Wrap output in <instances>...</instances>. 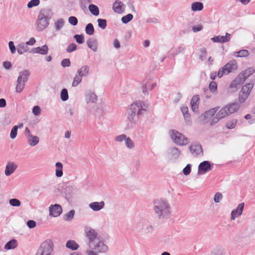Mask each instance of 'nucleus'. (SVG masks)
Masks as SVG:
<instances>
[{
	"instance_id": "obj_1",
	"label": "nucleus",
	"mask_w": 255,
	"mask_h": 255,
	"mask_svg": "<svg viewBox=\"0 0 255 255\" xmlns=\"http://www.w3.org/2000/svg\"><path fill=\"white\" fill-rule=\"evenodd\" d=\"M84 233L86 239L84 246L85 255H99L108 253L109 250L108 246L100 237L95 229L86 225L84 227Z\"/></svg>"
},
{
	"instance_id": "obj_2",
	"label": "nucleus",
	"mask_w": 255,
	"mask_h": 255,
	"mask_svg": "<svg viewBox=\"0 0 255 255\" xmlns=\"http://www.w3.org/2000/svg\"><path fill=\"white\" fill-rule=\"evenodd\" d=\"M153 210L159 219L169 218L171 215V208L169 203L164 198H158L153 202Z\"/></svg>"
},
{
	"instance_id": "obj_3",
	"label": "nucleus",
	"mask_w": 255,
	"mask_h": 255,
	"mask_svg": "<svg viewBox=\"0 0 255 255\" xmlns=\"http://www.w3.org/2000/svg\"><path fill=\"white\" fill-rule=\"evenodd\" d=\"M148 108V105L144 102L136 101L130 107L127 118L131 124H136L139 120V117L143 114Z\"/></svg>"
},
{
	"instance_id": "obj_4",
	"label": "nucleus",
	"mask_w": 255,
	"mask_h": 255,
	"mask_svg": "<svg viewBox=\"0 0 255 255\" xmlns=\"http://www.w3.org/2000/svg\"><path fill=\"white\" fill-rule=\"evenodd\" d=\"M240 108V105L236 103H232L226 105L222 108L213 117L210 122V125H215L221 119L238 112Z\"/></svg>"
},
{
	"instance_id": "obj_5",
	"label": "nucleus",
	"mask_w": 255,
	"mask_h": 255,
	"mask_svg": "<svg viewBox=\"0 0 255 255\" xmlns=\"http://www.w3.org/2000/svg\"><path fill=\"white\" fill-rule=\"evenodd\" d=\"M51 18V10L43 9L40 10L35 23V27L37 31H41L49 25V20Z\"/></svg>"
},
{
	"instance_id": "obj_6",
	"label": "nucleus",
	"mask_w": 255,
	"mask_h": 255,
	"mask_svg": "<svg viewBox=\"0 0 255 255\" xmlns=\"http://www.w3.org/2000/svg\"><path fill=\"white\" fill-rule=\"evenodd\" d=\"M133 230L137 233H141L146 236H150L153 232V227L147 222L142 220L135 223Z\"/></svg>"
},
{
	"instance_id": "obj_7",
	"label": "nucleus",
	"mask_w": 255,
	"mask_h": 255,
	"mask_svg": "<svg viewBox=\"0 0 255 255\" xmlns=\"http://www.w3.org/2000/svg\"><path fill=\"white\" fill-rule=\"evenodd\" d=\"M29 75L30 72L27 70H24L19 72L15 84V92L16 93H20L23 91Z\"/></svg>"
},
{
	"instance_id": "obj_8",
	"label": "nucleus",
	"mask_w": 255,
	"mask_h": 255,
	"mask_svg": "<svg viewBox=\"0 0 255 255\" xmlns=\"http://www.w3.org/2000/svg\"><path fill=\"white\" fill-rule=\"evenodd\" d=\"M169 135L172 141L178 145L185 146L187 145L190 142L188 138L177 130H170L169 131Z\"/></svg>"
},
{
	"instance_id": "obj_9",
	"label": "nucleus",
	"mask_w": 255,
	"mask_h": 255,
	"mask_svg": "<svg viewBox=\"0 0 255 255\" xmlns=\"http://www.w3.org/2000/svg\"><path fill=\"white\" fill-rule=\"evenodd\" d=\"M54 246L50 240L43 242L35 254V255H53Z\"/></svg>"
},
{
	"instance_id": "obj_10",
	"label": "nucleus",
	"mask_w": 255,
	"mask_h": 255,
	"mask_svg": "<svg viewBox=\"0 0 255 255\" xmlns=\"http://www.w3.org/2000/svg\"><path fill=\"white\" fill-rule=\"evenodd\" d=\"M237 69V62L235 60L230 61L219 70L217 76L219 78H221L223 75H228L229 73L236 71Z\"/></svg>"
},
{
	"instance_id": "obj_11",
	"label": "nucleus",
	"mask_w": 255,
	"mask_h": 255,
	"mask_svg": "<svg viewBox=\"0 0 255 255\" xmlns=\"http://www.w3.org/2000/svg\"><path fill=\"white\" fill-rule=\"evenodd\" d=\"M254 87L252 83H247L242 87L239 96V101L243 103L249 97L250 94Z\"/></svg>"
},
{
	"instance_id": "obj_12",
	"label": "nucleus",
	"mask_w": 255,
	"mask_h": 255,
	"mask_svg": "<svg viewBox=\"0 0 255 255\" xmlns=\"http://www.w3.org/2000/svg\"><path fill=\"white\" fill-rule=\"evenodd\" d=\"M212 169L211 164L208 161H204L200 163L198 167V175L205 174Z\"/></svg>"
},
{
	"instance_id": "obj_13",
	"label": "nucleus",
	"mask_w": 255,
	"mask_h": 255,
	"mask_svg": "<svg viewBox=\"0 0 255 255\" xmlns=\"http://www.w3.org/2000/svg\"><path fill=\"white\" fill-rule=\"evenodd\" d=\"M85 100L87 104H96L98 101V96L96 93L90 90H87L85 94Z\"/></svg>"
},
{
	"instance_id": "obj_14",
	"label": "nucleus",
	"mask_w": 255,
	"mask_h": 255,
	"mask_svg": "<svg viewBox=\"0 0 255 255\" xmlns=\"http://www.w3.org/2000/svg\"><path fill=\"white\" fill-rule=\"evenodd\" d=\"M49 216L53 217L59 216L62 212L61 206L59 204L51 205L49 207Z\"/></svg>"
},
{
	"instance_id": "obj_15",
	"label": "nucleus",
	"mask_w": 255,
	"mask_h": 255,
	"mask_svg": "<svg viewBox=\"0 0 255 255\" xmlns=\"http://www.w3.org/2000/svg\"><path fill=\"white\" fill-rule=\"evenodd\" d=\"M244 206V203H241L238 205L237 208L232 211L230 217L231 220H235L236 218L242 215Z\"/></svg>"
},
{
	"instance_id": "obj_16",
	"label": "nucleus",
	"mask_w": 255,
	"mask_h": 255,
	"mask_svg": "<svg viewBox=\"0 0 255 255\" xmlns=\"http://www.w3.org/2000/svg\"><path fill=\"white\" fill-rule=\"evenodd\" d=\"M245 81L243 79L242 75L239 74L235 79L231 83L230 88L233 89V91H236L238 90V87L241 84H243Z\"/></svg>"
},
{
	"instance_id": "obj_17",
	"label": "nucleus",
	"mask_w": 255,
	"mask_h": 255,
	"mask_svg": "<svg viewBox=\"0 0 255 255\" xmlns=\"http://www.w3.org/2000/svg\"><path fill=\"white\" fill-rule=\"evenodd\" d=\"M167 155L169 158L176 159L180 156L181 151L176 147H171L168 150Z\"/></svg>"
},
{
	"instance_id": "obj_18",
	"label": "nucleus",
	"mask_w": 255,
	"mask_h": 255,
	"mask_svg": "<svg viewBox=\"0 0 255 255\" xmlns=\"http://www.w3.org/2000/svg\"><path fill=\"white\" fill-rule=\"evenodd\" d=\"M231 39V34L226 32L225 36H216L211 38L214 42L226 43L229 42Z\"/></svg>"
},
{
	"instance_id": "obj_19",
	"label": "nucleus",
	"mask_w": 255,
	"mask_h": 255,
	"mask_svg": "<svg viewBox=\"0 0 255 255\" xmlns=\"http://www.w3.org/2000/svg\"><path fill=\"white\" fill-rule=\"evenodd\" d=\"M105 205V202L101 201L100 202H93L89 204V208L95 212H98L104 208Z\"/></svg>"
},
{
	"instance_id": "obj_20",
	"label": "nucleus",
	"mask_w": 255,
	"mask_h": 255,
	"mask_svg": "<svg viewBox=\"0 0 255 255\" xmlns=\"http://www.w3.org/2000/svg\"><path fill=\"white\" fill-rule=\"evenodd\" d=\"M126 8V5L122 1L116 0L113 4V9L114 11L118 13H123Z\"/></svg>"
},
{
	"instance_id": "obj_21",
	"label": "nucleus",
	"mask_w": 255,
	"mask_h": 255,
	"mask_svg": "<svg viewBox=\"0 0 255 255\" xmlns=\"http://www.w3.org/2000/svg\"><path fill=\"white\" fill-rule=\"evenodd\" d=\"M189 148L191 153L194 156L199 155L203 152L201 145L197 143H192Z\"/></svg>"
},
{
	"instance_id": "obj_22",
	"label": "nucleus",
	"mask_w": 255,
	"mask_h": 255,
	"mask_svg": "<svg viewBox=\"0 0 255 255\" xmlns=\"http://www.w3.org/2000/svg\"><path fill=\"white\" fill-rule=\"evenodd\" d=\"M82 77L88 76L90 74V67L87 65H84L78 69L76 72Z\"/></svg>"
},
{
	"instance_id": "obj_23",
	"label": "nucleus",
	"mask_w": 255,
	"mask_h": 255,
	"mask_svg": "<svg viewBox=\"0 0 255 255\" xmlns=\"http://www.w3.org/2000/svg\"><path fill=\"white\" fill-rule=\"evenodd\" d=\"M88 47L94 52L98 50V44L97 39L93 38H90L86 41Z\"/></svg>"
},
{
	"instance_id": "obj_24",
	"label": "nucleus",
	"mask_w": 255,
	"mask_h": 255,
	"mask_svg": "<svg viewBox=\"0 0 255 255\" xmlns=\"http://www.w3.org/2000/svg\"><path fill=\"white\" fill-rule=\"evenodd\" d=\"M48 47L46 45H44L41 47L33 48L30 52L33 53H38L41 55H46L48 53Z\"/></svg>"
},
{
	"instance_id": "obj_25",
	"label": "nucleus",
	"mask_w": 255,
	"mask_h": 255,
	"mask_svg": "<svg viewBox=\"0 0 255 255\" xmlns=\"http://www.w3.org/2000/svg\"><path fill=\"white\" fill-rule=\"evenodd\" d=\"M199 100V95H194L191 100V106L192 111L194 112H197L198 110V101Z\"/></svg>"
},
{
	"instance_id": "obj_26",
	"label": "nucleus",
	"mask_w": 255,
	"mask_h": 255,
	"mask_svg": "<svg viewBox=\"0 0 255 255\" xmlns=\"http://www.w3.org/2000/svg\"><path fill=\"white\" fill-rule=\"evenodd\" d=\"M28 144L30 146H34L36 145L39 141V138L36 135H31L30 136L26 137Z\"/></svg>"
},
{
	"instance_id": "obj_27",
	"label": "nucleus",
	"mask_w": 255,
	"mask_h": 255,
	"mask_svg": "<svg viewBox=\"0 0 255 255\" xmlns=\"http://www.w3.org/2000/svg\"><path fill=\"white\" fill-rule=\"evenodd\" d=\"M181 111L183 115L184 120L188 125L191 123L190 115L188 113V108L187 107H182L181 108Z\"/></svg>"
},
{
	"instance_id": "obj_28",
	"label": "nucleus",
	"mask_w": 255,
	"mask_h": 255,
	"mask_svg": "<svg viewBox=\"0 0 255 255\" xmlns=\"http://www.w3.org/2000/svg\"><path fill=\"white\" fill-rule=\"evenodd\" d=\"M17 166L13 163H8L5 167V174L6 176L10 175L16 169Z\"/></svg>"
},
{
	"instance_id": "obj_29",
	"label": "nucleus",
	"mask_w": 255,
	"mask_h": 255,
	"mask_svg": "<svg viewBox=\"0 0 255 255\" xmlns=\"http://www.w3.org/2000/svg\"><path fill=\"white\" fill-rule=\"evenodd\" d=\"M219 109V107L217 106L213 108H211L209 109V110L206 111L204 114V116L205 118L209 119L210 118L213 117L216 112L218 111Z\"/></svg>"
},
{
	"instance_id": "obj_30",
	"label": "nucleus",
	"mask_w": 255,
	"mask_h": 255,
	"mask_svg": "<svg viewBox=\"0 0 255 255\" xmlns=\"http://www.w3.org/2000/svg\"><path fill=\"white\" fill-rule=\"evenodd\" d=\"M66 247L71 250L75 251L79 248V245L75 241L70 240L67 242Z\"/></svg>"
},
{
	"instance_id": "obj_31",
	"label": "nucleus",
	"mask_w": 255,
	"mask_h": 255,
	"mask_svg": "<svg viewBox=\"0 0 255 255\" xmlns=\"http://www.w3.org/2000/svg\"><path fill=\"white\" fill-rule=\"evenodd\" d=\"M55 175L57 177H61L63 176V165L60 162H57L55 164Z\"/></svg>"
},
{
	"instance_id": "obj_32",
	"label": "nucleus",
	"mask_w": 255,
	"mask_h": 255,
	"mask_svg": "<svg viewBox=\"0 0 255 255\" xmlns=\"http://www.w3.org/2000/svg\"><path fill=\"white\" fill-rule=\"evenodd\" d=\"M17 50L19 54H22L28 52L29 48L25 43H22L17 45Z\"/></svg>"
},
{
	"instance_id": "obj_33",
	"label": "nucleus",
	"mask_w": 255,
	"mask_h": 255,
	"mask_svg": "<svg viewBox=\"0 0 255 255\" xmlns=\"http://www.w3.org/2000/svg\"><path fill=\"white\" fill-rule=\"evenodd\" d=\"M254 72H255V70L253 67H250L246 70H245L243 72L239 74L240 75H242L243 77V79L244 80L248 78L252 74H253Z\"/></svg>"
},
{
	"instance_id": "obj_34",
	"label": "nucleus",
	"mask_w": 255,
	"mask_h": 255,
	"mask_svg": "<svg viewBox=\"0 0 255 255\" xmlns=\"http://www.w3.org/2000/svg\"><path fill=\"white\" fill-rule=\"evenodd\" d=\"M17 246V241L14 240H11L8 242L4 246V249L6 250H9L14 249Z\"/></svg>"
},
{
	"instance_id": "obj_35",
	"label": "nucleus",
	"mask_w": 255,
	"mask_h": 255,
	"mask_svg": "<svg viewBox=\"0 0 255 255\" xmlns=\"http://www.w3.org/2000/svg\"><path fill=\"white\" fill-rule=\"evenodd\" d=\"M204 7L203 4L201 2H194L191 4V8L193 11H200Z\"/></svg>"
},
{
	"instance_id": "obj_36",
	"label": "nucleus",
	"mask_w": 255,
	"mask_h": 255,
	"mask_svg": "<svg viewBox=\"0 0 255 255\" xmlns=\"http://www.w3.org/2000/svg\"><path fill=\"white\" fill-rule=\"evenodd\" d=\"M125 144L126 147L128 149H132L135 147V143L129 136H128L126 139Z\"/></svg>"
},
{
	"instance_id": "obj_37",
	"label": "nucleus",
	"mask_w": 255,
	"mask_h": 255,
	"mask_svg": "<svg viewBox=\"0 0 255 255\" xmlns=\"http://www.w3.org/2000/svg\"><path fill=\"white\" fill-rule=\"evenodd\" d=\"M64 20L62 18H59L54 22V27L56 31L60 30L64 25Z\"/></svg>"
},
{
	"instance_id": "obj_38",
	"label": "nucleus",
	"mask_w": 255,
	"mask_h": 255,
	"mask_svg": "<svg viewBox=\"0 0 255 255\" xmlns=\"http://www.w3.org/2000/svg\"><path fill=\"white\" fill-rule=\"evenodd\" d=\"M89 10L90 12L95 16H98L99 14V9L98 7L93 4L89 5Z\"/></svg>"
},
{
	"instance_id": "obj_39",
	"label": "nucleus",
	"mask_w": 255,
	"mask_h": 255,
	"mask_svg": "<svg viewBox=\"0 0 255 255\" xmlns=\"http://www.w3.org/2000/svg\"><path fill=\"white\" fill-rule=\"evenodd\" d=\"M82 78L80 75L76 73L72 84V87L77 86L82 82Z\"/></svg>"
},
{
	"instance_id": "obj_40",
	"label": "nucleus",
	"mask_w": 255,
	"mask_h": 255,
	"mask_svg": "<svg viewBox=\"0 0 255 255\" xmlns=\"http://www.w3.org/2000/svg\"><path fill=\"white\" fill-rule=\"evenodd\" d=\"M75 212L74 210H70L69 212L65 214L63 216L64 220L66 221H71L74 216Z\"/></svg>"
},
{
	"instance_id": "obj_41",
	"label": "nucleus",
	"mask_w": 255,
	"mask_h": 255,
	"mask_svg": "<svg viewBox=\"0 0 255 255\" xmlns=\"http://www.w3.org/2000/svg\"><path fill=\"white\" fill-rule=\"evenodd\" d=\"M86 33L89 35H93L94 33V28L92 23H88L85 28Z\"/></svg>"
},
{
	"instance_id": "obj_42",
	"label": "nucleus",
	"mask_w": 255,
	"mask_h": 255,
	"mask_svg": "<svg viewBox=\"0 0 255 255\" xmlns=\"http://www.w3.org/2000/svg\"><path fill=\"white\" fill-rule=\"evenodd\" d=\"M60 98L62 101H66L68 99V93L66 89H63L60 93Z\"/></svg>"
},
{
	"instance_id": "obj_43",
	"label": "nucleus",
	"mask_w": 255,
	"mask_h": 255,
	"mask_svg": "<svg viewBox=\"0 0 255 255\" xmlns=\"http://www.w3.org/2000/svg\"><path fill=\"white\" fill-rule=\"evenodd\" d=\"M237 122V120L230 121L227 123L226 127L228 129H233L236 127Z\"/></svg>"
},
{
	"instance_id": "obj_44",
	"label": "nucleus",
	"mask_w": 255,
	"mask_h": 255,
	"mask_svg": "<svg viewBox=\"0 0 255 255\" xmlns=\"http://www.w3.org/2000/svg\"><path fill=\"white\" fill-rule=\"evenodd\" d=\"M133 18V15L131 14H128L122 18V21L123 23L127 24Z\"/></svg>"
},
{
	"instance_id": "obj_45",
	"label": "nucleus",
	"mask_w": 255,
	"mask_h": 255,
	"mask_svg": "<svg viewBox=\"0 0 255 255\" xmlns=\"http://www.w3.org/2000/svg\"><path fill=\"white\" fill-rule=\"evenodd\" d=\"M9 204L13 207H19L21 205L20 201L16 198H12L9 201Z\"/></svg>"
},
{
	"instance_id": "obj_46",
	"label": "nucleus",
	"mask_w": 255,
	"mask_h": 255,
	"mask_svg": "<svg viewBox=\"0 0 255 255\" xmlns=\"http://www.w3.org/2000/svg\"><path fill=\"white\" fill-rule=\"evenodd\" d=\"M127 137L128 136H127L126 134H122L116 136L115 137V141L117 142H121L123 141H125Z\"/></svg>"
},
{
	"instance_id": "obj_47",
	"label": "nucleus",
	"mask_w": 255,
	"mask_h": 255,
	"mask_svg": "<svg viewBox=\"0 0 255 255\" xmlns=\"http://www.w3.org/2000/svg\"><path fill=\"white\" fill-rule=\"evenodd\" d=\"M98 26L102 29H105L107 26V21L105 19L99 18L97 20Z\"/></svg>"
},
{
	"instance_id": "obj_48",
	"label": "nucleus",
	"mask_w": 255,
	"mask_h": 255,
	"mask_svg": "<svg viewBox=\"0 0 255 255\" xmlns=\"http://www.w3.org/2000/svg\"><path fill=\"white\" fill-rule=\"evenodd\" d=\"M223 196L221 193L217 192L214 197V201L216 203H218L221 202V201L223 199Z\"/></svg>"
},
{
	"instance_id": "obj_49",
	"label": "nucleus",
	"mask_w": 255,
	"mask_h": 255,
	"mask_svg": "<svg viewBox=\"0 0 255 255\" xmlns=\"http://www.w3.org/2000/svg\"><path fill=\"white\" fill-rule=\"evenodd\" d=\"M209 88L212 93H215L217 91V84L215 82L212 81L210 83Z\"/></svg>"
},
{
	"instance_id": "obj_50",
	"label": "nucleus",
	"mask_w": 255,
	"mask_h": 255,
	"mask_svg": "<svg viewBox=\"0 0 255 255\" xmlns=\"http://www.w3.org/2000/svg\"><path fill=\"white\" fill-rule=\"evenodd\" d=\"M211 255H225V252L222 248H219L215 250Z\"/></svg>"
},
{
	"instance_id": "obj_51",
	"label": "nucleus",
	"mask_w": 255,
	"mask_h": 255,
	"mask_svg": "<svg viewBox=\"0 0 255 255\" xmlns=\"http://www.w3.org/2000/svg\"><path fill=\"white\" fill-rule=\"evenodd\" d=\"M191 171V165L188 164L183 169L184 175L187 176L190 174Z\"/></svg>"
},
{
	"instance_id": "obj_52",
	"label": "nucleus",
	"mask_w": 255,
	"mask_h": 255,
	"mask_svg": "<svg viewBox=\"0 0 255 255\" xmlns=\"http://www.w3.org/2000/svg\"><path fill=\"white\" fill-rule=\"evenodd\" d=\"M39 0H31L27 4L28 8H31L33 6H37L39 4Z\"/></svg>"
},
{
	"instance_id": "obj_53",
	"label": "nucleus",
	"mask_w": 255,
	"mask_h": 255,
	"mask_svg": "<svg viewBox=\"0 0 255 255\" xmlns=\"http://www.w3.org/2000/svg\"><path fill=\"white\" fill-rule=\"evenodd\" d=\"M201 54L199 56V59L203 61L207 57V51L206 49L204 48H201L200 50Z\"/></svg>"
},
{
	"instance_id": "obj_54",
	"label": "nucleus",
	"mask_w": 255,
	"mask_h": 255,
	"mask_svg": "<svg viewBox=\"0 0 255 255\" xmlns=\"http://www.w3.org/2000/svg\"><path fill=\"white\" fill-rule=\"evenodd\" d=\"M77 42L79 44H82L84 42V36L83 35L76 34L74 36Z\"/></svg>"
},
{
	"instance_id": "obj_55",
	"label": "nucleus",
	"mask_w": 255,
	"mask_h": 255,
	"mask_svg": "<svg viewBox=\"0 0 255 255\" xmlns=\"http://www.w3.org/2000/svg\"><path fill=\"white\" fill-rule=\"evenodd\" d=\"M68 22L72 25L75 26L78 23V19L75 16H71L69 17Z\"/></svg>"
},
{
	"instance_id": "obj_56",
	"label": "nucleus",
	"mask_w": 255,
	"mask_h": 255,
	"mask_svg": "<svg viewBox=\"0 0 255 255\" xmlns=\"http://www.w3.org/2000/svg\"><path fill=\"white\" fill-rule=\"evenodd\" d=\"M77 49V45L75 43L70 44L66 49V51L68 53L72 52Z\"/></svg>"
},
{
	"instance_id": "obj_57",
	"label": "nucleus",
	"mask_w": 255,
	"mask_h": 255,
	"mask_svg": "<svg viewBox=\"0 0 255 255\" xmlns=\"http://www.w3.org/2000/svg\"><path fill=\"white\" fill-rule=\"evenodd\" d=\"M17 133V128L13 127L10 131V138L11 139H14L16 137Z\"/></svg>"
},
{
	"instance_id": "obj_58",
	"label": "nucleus",
	"mask_w": 255,
	"mask_h": 255,
	"mask_svg": "<svg viewBox=\"0 0 255 255\" xmlns=\"http://www.w3.org/2000/svg\"><path fill=\"white\" fill-rule=\"evenodd\" d=\"M238 53L239 54L238 55H237L238 57H247L249 55V52L247 50H241L238 52Z\"/></svg>"
},
{
	"instance_id": "obj_59",
	"label": "nucleus",
	"mask_w": 255,
	"mask_h": 255,
	"mask_svg": "<svg viewBox=\"0 0 255 255\" xmlns=\"http://www.w3.org/2000/svg\"><path fill=\"white\" fill-rule=\"evenodd\" d=\"M3 125L5 126H8L11 123V118L9 116H5L2 121Z\"/></svg>"
},
{
	"instance_id": "obj_60",
	"label": "nucleus",
	"mask_w": 255,
	"mask_h": 255,
	"mask_svg": "<svg viewBox=\"0 0 255 255\" xmlns=\"http://www.w3.org/2000/svg\"><path fill=\"white\" fill-rule=\"evenodd\" d=\"M8 46L10 52L12 54H14L16 52V48L14 46V43L12 41H9L8 42Z\"/></svg>"
},
{
	"instance_id": "obj_61",
	"label": "nucleus",
	"mask_w": 255,
	"mask_h": 255,
	"mask_svg": "<svg viewBox=\"0 0 255 255\" xmlns=\"http://www.w3.org/2000/svg\"><path fill=\"white\" fill-rule=\"evenodd\" d=\"M61 64L63 67H69L71 62L69 59H64L62 60Z\"/></svg>"
},
{
	"instance_id": "obj_62",
	"label": "nucleus",
	"mask_w": 255,
	"mask_h": 255,
	"mask_svg": "<svg viewBox=\"0 0 255 255\" xmlns=\"http://www.w3.org/2000/svg\"><path fill=\"white\" fill-rule=\"evenodd\" d=\"M26 224L30 229L34 228L36 226V222L34 220H28Z\"/></svg>"
},
{
	"instance_id": "obj_63",
	"label": "nucleus",
	"mask_w": 255,
	"mask_h": 255,
	"mask_svg": "<svg viewBox=\"0 0 255 255\" xmlns=\"http://www.w3.org/2000/svg\"><path fill=\"white\" fill-rule=\"evenodd\" d=\"M32 113L35 116H38L40 113V108L38 106H34L32 109Z\"/></svg>"
},
{
	"instance_id": "obj_64",
	"label": "nucleus",
	"mask_w": 255,
	"mask_h": 255,
	"mask_svg": "<svg viewBox=\"0 0 255 255\" xmlns=\"http://www.w3.org/2000/svg\"><path fill=\"white\" fill-rule=\"evenodd\" d=\"M203 28V26L201 24H198L196 26L192 27V30L194 32H197L201 31Z\"/></svg>"
}]
</instances>
